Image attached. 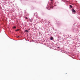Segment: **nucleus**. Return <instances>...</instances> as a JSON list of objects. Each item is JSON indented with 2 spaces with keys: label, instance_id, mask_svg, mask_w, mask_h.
Returning <instances> with one entry per match:
<instances>
[{
  "label": "nucleus",
  "instance_id": "nucleus-1",
  "mask_svg": "<svg viewBox=\"0 0 80 80\" xmlns=\"http://www.w3.org/2000/svg\"><path fill=\"white\" fill-rule=\"evenodd\" d=\"M72 12L73 13H75V12H76V11H75V10H74V9H72Z\"/></svg>",
  "mask_w": 80,
  "mask_h": 80
},
{
  "label": "nucleus",
  "instance_id": "nucleus-2",
  "mask_svg": "<svg viewBox=\"0 0 80 80\" xmlns=\"http://www.w3.org/2000/svg\"><path fill=\"white\" fill-rule=\"evenodd\" d=\"M50 39L51 40H53V38L52 37H51Z\"/></svg>",
  "mask_w": 80,
  "mask_h": 80
},
{
  "label": "nucleus",
  "instance_id": "nucleus-3",
  "mask_svg": "<svg viewBox=\"0 0 80 80\" xmlns=\"http://www.w3.org/2000/svg\"><path fill=\"white\" fill-rule=\"evenodd\" d=\"M25 32H28V30H25Z\"/></svg>",
  "mask_w": 80,
  "mask_h": 80
},
{
  "label": "nucleus",
  "instance_id": "nucleus-4",
  "mask_svg": "<svg viewBox=\"0 0 80 80\" xmlns=\"http://www.w3.org/2000/svg\"><path fill=\"white\" fill-rule=\"evenodd\" d=\"M70 7H71V8H72V7H73L71 5H70Z\"/></svg>",
  "mask_w": 80,
  "mask_h": 80
},
{
  "label": "nucleus",
  "instance_id": "nucleus-5",
  "mask_svg": "<svg viewBox=\"0 0 80 80\" xmlns=\"http://www.w3.org/2000/svg\"><path fill=\"white\" fill-rule=\"evenodd\" d=\"M19 29H17V30H16V31H19Z\"/></svg>",
  "mask_w": 80,
  "mask_h": 80
},
{
  "label": "nucleus",
  "instance_id": "nucleus-6",
  "mask_svg": "<svg viewBox=\"0 0 80 80\" xmlns=\"http://www.w3.org/2000/svg\"><path fill=\"white\" fill-rule=\"evenodd\" d=\"M26 19H28V18L27 17L25 18Z\"/></svg>",
  "mask_w": 80,
  "mask_h": 80
},
{
  "label": "nucleus",
  "instance_id": "nucleus-7",
  "mask_svg": "<svg viewBox=\"0 0 80 80\" xmlns=\"http://www.w3.org/2000/svg\"><path fill=\"white\" fill-rule=\"evenodd\" d=\"M16 28V27H13V28Z\"/></svg>",
  "mask_w": 80,
  "mask_h": 80
},
{
  "label": "nucleus",
  "instance_id": "nucleus-8",
  "mask_svg": "<svg viewBox=\"0 0 80 80\" xmlns=\"http://www.w3.org/2000/svg\"><path fill=\"white\" fill-rule=\"evenodd\" d=\"M58 48H60V47H58Z\"/></svg>",
  "mask_w": 80,
  "mask_h": 80
},
{
  "label": "nucleus",
  "instance_id": "nucleus-9",
  "mask_svg": "<svg viewBox=\"0 0 80 80\" xmlns=\"http://www.w3.org/2000/svg\"><path fill=\"white\" fill-rule=\"evenodd\" d=\"M20 37V36H18V37H17V38H18V37Z\"/></svg>",
  "mask_w": 80,
  "mask_h": 80
},
{
  "label": "nucleus",
  "instance_id": "nucleus-10",
  "mask_svg": "<svg viewBox=\"0 0 80 80\" xmlns=\"http://www.w3.org/2000/svg\"><path fill=\"white\" fill-rule=\"evenodd\" d=\"M51 1H53V0H51Z\"/></svg>",
  "mask_w": 80,
  "mask_h": 80
}]
</instances>
